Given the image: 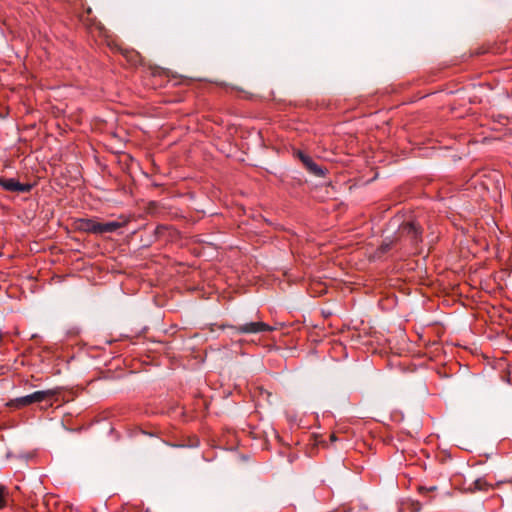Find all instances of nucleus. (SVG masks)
<instances>
[{
  "mask_svg": "<svg viewBox=\"0 0 512 512\" xmlns=\"http://www.w3.org/2000/svg\"><path fill=\"white\" fill-rule=\"evenodd\" d=\"M129 219L126 216L121 215L119 220L109 222H99L98 235L106 233H114L118 229L124 227L128 223Z\"/></svg>",
  "mask_w": 512,
  "mask_h": 512,
  "instance_id": "39448f33",
  "label": "nucleus"
},
{
  "mask_svg": "<svg viewBox=\"0 0 512 512\" xmlns=\"http://www.w3.org/2000/svg\"><path fill=\"white\" fill-rule=\"evenodd\" d=\"M414 510H415V511H419V510H420V505H419V503H417V506H415V509H414Z\"/></svg>",
  "mask_w": 512,
  "mask_h": 512,
  "instance_id": "9b49d317",
  "label": "nucleus"
},
{
  "mask_svg": "<svg viewBox=\"0 0 512 512\" xmlns=\"http://www.w3.org/2000/svg\"><path fill=\"white\" fill-rule=\"evenodd\" d=\"M400 237L416 246L422 241V231L415 222L403 223L399 228Z\"/></svg>",
  "mask_w": 512,
  "mask_h": 512,
  "instance_id": "7ed1b4c3",
  "label": "nucleus"
},
{
  "mask_svg": "<svg viewBox=\"0 0 512 512\" xmlns=\"http://www.w3.org/2000/svg\"><path fill=\"white\" fill-rule=\"evenodd\" d=\"M298 155L303 165L311 174L317 177H323L325 175V169H323L321 166L315 163L310 156L302 152H299Z\"/></svg>",
  "mask_w": 512,
  "mask_h": 512,
  "instance_id": "423d86ee",
  "label": "nucleus"
},
{
  "mask_svg": "<svg viewBox=\"0 0 512 512\" xmlns=\"http://www.w3.org/2000/svg\"><path fill=\"white\" fill-rule=\"evenodd\" d=\"M0 187L6 191L28 193L32 189V185L29 183H20L15 178H4L0 176Z\"/></svg>",
  "mask_w": 512,
  "mask_h": 512,
  "instance_id": "20e7f679",
  "label": "nucleus"
},
{
  "mask_svg": "<svg viewBox=\"0 0 512 512\" xmlns=\"http://www.w3.org/2000/svg\"><path fill=\"white\" fill-rule=\"evenodd\" d=\"M8 490L6 486L0 485V509L4 508L7 503Z\"/></svg>",
  "mask_w": 512,
  "mask_h": 512,
  "instance_id": "1a4fd4ad",
  "label": "nucleus"
},
{
  "mask_svg": "<svg viewBox=\"0 0 512 512\" xmlns=\"http://www.w3.org/2000/svg\"><path fill=\"white\" fill-rule=\"evenodd\" d=\"M61 387H54L47 390L35 391L31 394L11 399L7 405L15 409H21L35 403H41L57 396L61 392Z\"/></svg>",
  "mask_w": 512,
  "mask_h": 512,
  "instance_id": "f257e3e1",
  "label": "nucleus"
},
{
  "mask_svg": "<svg viewBox=\"0 0 512 512\" xmlns=\"http://www.w3.org/2000/svg\"><path fill=\"white\" fill-rule=\"evenodd\" d=\"M424 489L426 490V488H424ZM435 489H436V487L433 486V487H430L429 489H427V491H433Z\"/></svg>",
  "mask_w": 512,
  "mask_h": 512,
  "instance_id": "f8f14e48",
  "label": "nucleus"
},
{
  "mask_svg": "<svg viewBox=\"0 0 512 512\" xmlns=\"http://www.w3.org/2000/svg\"><path fill=\"white\" fill-rule=\"evenodd\" d=\"M381 248L385 252V251H387L389 249V245L388 244L387 245H382Z\"/></svg>",
  "mask_w": 512,
  "mask_h": 512,
  "instance_id": "9d476101",
  "label": "nucleus"
},
{
  "mask_svg": "<svg viewBox=\"0 0 512 512\" xmlns=\"http://www.w3.org/2000/svg\"><path fill=\"white\" fill-rule=\"evenodd\" d=\"M490 487L491 485L484 478H478L473 481L468 490L470 492L487 491Z\"/></svg>",
  "mask_w": 512,
  "mask_h": 512,
  "instance_id": "6e6552de",
  "label": "nucleus"
},
{
  "mask_svg": "<svg viewBox=\"0 0 512 512\" xmlns=\"http://www.w3.org/2000/svg\"><path fill=\"white\" fill-rule=\"evenodd\" d=\"M227 328L232 330V334H258L264 332L274 331V327L262 321L247 322L239 325H227Z\"/></svg>",
  "mask_w": 512,
  "mask_h": 512,
  "instance_id": "f03ea898",
  "label": "nucleus"
},
{
  "mask_svg": "<svg viewBox=\"0 0 512 512\" xmlns=\"http://www.w3.org/2000/svg\"><path fill=\"white\" fill-rule=\"evenodd\" d=\"M99 222L93 219H80L78 221V229L98 235Z\"/></svg>",
  "mask_w": 512,
  "mask_h": 512,
  "instance_id": "0eeeda50",
  "label": "nucleus"
}]
</instances>
